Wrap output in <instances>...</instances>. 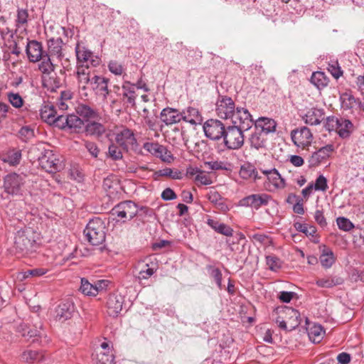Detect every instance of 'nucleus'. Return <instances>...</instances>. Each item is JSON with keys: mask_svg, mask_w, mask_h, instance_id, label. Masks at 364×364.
<instances>
[{"mask_svg": "<svg viewBox=\"0 0 364 364\" xmlns=\"http://www.w3.org/2000/svg\"><path fill=\"white\" fill-rule=\"evenodd\" d=\"M137 268L140 269L138 272H136L135 277L140 282L143 279L149 278L155 272V269L149 267L148 264H139Z\"/></svg>", "mask_w": 364, "mask_h": 364, "instance_id": "e433bc0d", "label": "nucleus"}, {"mask_svg": "<svg viewBox=\"0 0 364 364\" xmlns=\"http://www.w3.org/2000/svg\"><path fill=\"white\" fill-rule=\"evenodd\" d=\"M39 358V353L36 350H26L21 355L22 360L25 362H33L38 360Z\"/></svg>", "mask_w": 364, "mask_h": 364, "instance_id": "4d7b16f0", "label": "nucleus"}, {"mask_svg": "<svg viewBox=\"0 0 364 364\" xmlns=\"http://www.w3.org/2000/svg\"><path fill=\"white\" fill-rule=\"evenodd\" d=\"M323 126L329 132L336 131L343 139L348 138L354 129V125L350 120L335 116L326 117L323 121Z\"/></svg>", "mask_w": 364, "mask_h": 364, "instance_id": "f257e3e1", "label": "nucleus"}, {"mask_svg": "<svg viewBox=\"0 0 364 364\" xmlns=\"http://www.w3.org/2000/svg\"><path fill=\"white\" fill-rule=\"evenodd\" d=\"M110 213L125 222L133 219L139 213V206L132 200H124L117 204Z\"/></svg>", "mask_w": 364, "mask_h": 364, "instance_id": "423d86ee", "label": "nucleus"}, {"mask_svg": "<svg viewBox=\"0 0 364 364\" xmlns=\"http://www.w3.org/2000/svg\"><path fill=\"white\" fill-rule=\"evenodd\" d=\"M181 114L183 117L182 120L192 124H196L198 122L201 121L202 119L198 109L191 107L181 112Z\"/></svg>", "mask_w": 364, "mask_h": 364, "instance_id": "c756f323", "label": "nucleus"}, {"mask_svg": "<svg viewBox=\"0 0 364 364\" xmlns=\"http://www.w3.org/2000/svg\"><path fill=\"white\" fill-rule=\"evenodd\" d=\"M259 170L267 176L269 191H273L286 187L284 178L275 168L270 169L259 168Z\"/></svg>", "mask_w": 364, "mask_h": 364, "instance_id": "4468645a", "label": "nucleus"}, {"mask_svg": "<svg viewBox=\"0 0 364 364\" xmlns=\"http://www.w3.org/2000/svg\"><path fill=\"white\" fill-rule=\"evenodd\" d=\"M75 52L77 60L75 70L80 68V65L89 69L96 68L101 63V59L97 55L79 42L76 43Z\"/></svg>", "mask_w": 364, "mask_h": 364, "instance_id": "7ed1b4c3", "label": "nucleus"}, {"mask_svg": "<svg viewBox=\"0 0 364 364\" xmlns=\"http://www.w3.org/2000/svg\"><path fill=\"white\" fill-rule=\"evenodd\" d=\"M109 156L114 161L122 159L121 149L114 144H111L108 148Z\"/></svg>", "mask_w": 364, "mask_h": 364, "instance_id": "5fc2aeb1", "label": "nucleus"}, {"mask_svg": "<svg viewBox=\"0 0 364 364\" xmlns=\"http://www.w3.org/2000/svg\"><path fill=\"white\" fill-rule=\"evenodd\" d=\"M56 62L50 58L47 54H45L44 57L41 60V63L38 65V70L46 75H50L55 70Z\"/></svg>", "mask_w": 364, "mask_h": 364, "instance_id": "72a5a7b5", "label": "nucleus"}, {"mask_svg": "<svg viewBox=\"0 0 364 364\" xmlns=\"http://www.w3.org/2000/svg\"><path fill=\"white\" fill-rule=\"evenodd\" d=\"M311 82L318 89L325 87L328 80L322 72H314L311 77Z\"/></svg>", "mask_w": 364, "mask_h": 364, "instance_id": "ea45409f", "label": "nucleus"}, {"mask_svg": "<svg viewBox=\"0 0 364 364\" xmlns=\"http://www.w3.org/2000/svg\"><path fill=\"white\" fill-rule=\"evenodd\" d=\"M115 141L123 150L127 151L136 144L134 132L128 128H122L119 130L116 134Z\"/></svg>", "mask_w": 364, "mask_h": 364, "instance_id": "f3484780", "label": "nucleus"}, {"mask_svg": "<svg viewBox=\"0 0 364 364\" xmlns=\"http://www.w3.org/2000/svg\"><path fill=\"white\" fill-rule=\"evenodd\" d=\"M255 169V168L250 164L244 165L241 166L240 174L243 178H249L250 176L254 174Z\"/></svg>", "mask_w": 364, "mask_h": 364, "instance_id": "052dcab7", "label": "nucleus"}, {"mask_svg": "<svg viewBox=\"0 0 364 364\" xmlns=\"http://www.w3.org/2000/svg\"><path fill=\"white\" fill-rule=\"evenodd\" d=\"M250 142L252 147L259 149L265 145V139L260 132H255L252 134L250 138Z\"/></svg>", "mask_w": 364, "mask_h": 364, "instance_id": "a19ab883", "label": "nucleus"}, {"mask_svg": "<svg viewBox=\"0 0 364 364\" xmlns=\"http://www.w3.org/2000/svg\"><path fill=\"white\" fill-rule=\"evenodd\" d=\"M255 125L257 129H260V132H264L267 134L275 132L277 123L272 119L259 117L255 122Z\"/></svg>", "mask_w": 364, "mask_h": 364, "instance_id": "bb28decb", "label": "nucleus"}, {"mask_svg": "<svg viewBox=\"0 0 364 364\" xmlns=\"http://www.w3.org/2000/svg\"><path fill=\"white\" fill-rule=\"evenodd\" d=\"M324 115L323 109L311 108L302 116V119L309 125H318L324 120Z\"/></svg>", "mask_w": 364, "mask_h": 364, "instance_id": "5701e85b", "label": "nucleus"}, {"mask_svg": "<svg viewBox=\"0 0 364 364\" xmlns=\"http://www.w3.org/2000/svg\"><path fill=\"white\" fill-rule=\"evenodd\" d=\"M28 10L18 8L16 12V26L18 28L26 26L28 23Z\"/></svg>", "mask_w": 364, "mask_h": 364, "instance_id": "09e8293b", "label": "nucleus"}, {"mask_svg": "<svg viewBox=\"0 0 364 364\" xmlns=\"http://www.w3.org/2000/svg\"><path fill=\"white\" fill-rule=\"evenodd\" d=\"M21 152L20 150H12L8 152L4 161L10 165L16 166L20 163Z\"/></svg>", "mask_w": 364, "mask_h": 364, "instance_id": "49530a36", "label": "nucleus"}, {"mask_svg": "<svg viewBox=\"0 0 364 364\" xmlns=\"http://www.w3.org/2000/svg\"><path fill=\"white\" fill-rule=\"evenodd\" d=\"M26 53L29 61L31 63L40 62L45 54H47L46 50L43 49L41 42L36 40L29 41L28 39L26 47Z\"/></svg>", "mask_w": 364, "mask_h": 364, "instance_id": "dca6fc26", "label": "nucleus"}, {"mask_svg": "<svg viewBox=\"0 0 364 364\" xmlns=\"http://www.w3.org/2000/svg\"><path fill=\"white\" fill-rule=\"evenodd\" d=\"M47 55L56 63H60L64 68L70 65V60L66 57L64 43L61 38H51L48 41Z\"/></svg>", "mask_w": 364, "mask_h": 364, "instance_id": "39448f33", "label": "nucleus"}, {"mask_svg": "<svg viewBox=\"0 0 364 364\" xmlns=\"http://www.w3.org/2000/svg\"><path fill=\"white\" fill-rule=\"evenodd\" d=\"M105 225L99 218H95L89 221L84 234L87 241L92 245H100L105 240Z\"/></svg>", "mask_w": 364, "mask_h": 364, "instance_id": "f03ea898", "label": "nucleus"}, {"mask_svg": "<svg viewBox=\"0 0 364 364\" xmlns=\"http://www.w3.org/2000/svg\"><path fill=\"white\" fill-rule=\"evenodd\" d=\"M14 245L18 252L27 253L33 247V241L23 232H18L15 237Z\"/></svg>", "mask_w": 364, "mask_h": 364, "instance_id": "a878e982", "label": "nucleus"}, {"mask_svg": "<svg viewBox=\"0 0 364 364\" xmlns=\"http://www.w3.org/2000/svg\"><path fill=\"white\" fill-rule=\"evenodd\" d=\"M236 108L231 97L221 96L217 100L215 112L220 118L230 120L231 115H233Z\"/></svg>", "mask_w": 364, "mask_h": 364, "instance_id": "f8f14e48", "label": "nucleus"}, {"mask_svg": "<svg viewBox=\"0 0 364 364\" xmlns=\"http://www.w3.org/2000/svg\"><path fill=\"white\" fill-rule=\"evenodd\" d=\"M135 85L130 82L126 81L122 86L123 90V97L127 100V102L132 107L135 105L136 92Z\"/></svg>", "mask_w": 364, "mask_h": 364, "instance_id": "cd10ccee", "label": "nucleus"}, {"mask_svg": "<svg viewBox=\"0 0 364 364\" xmlns=\"http://www.w3.org/2000/svg\"><path fill=\"white\" fill-rule=\"evenodd\" d=\"M43 334L40 330L28 328L25 338L28 340L33 338L32 342H36L38 341V338H41Z\"/></svg>", "mask_w": 364, "mask_h": 364, "instance_id": "69168bd1", "label": "nucleus"}, {"mask_svg": "<svg viewBox=\"0 0 364 364\" xmlns=\"http://www.w3.org/2000/svg\"><path fill=\"white\" fill-rule=\"evenodd\" d=\"M328 70L336 79H338L343 74V71L338 65V61H331L329 63L328 65Z\"/></svg>", "mask_w": 364, "mask_h": 364, "instance_id": "6e6d98bb", "label": "nucleus"}, {"mask_svg": "<svg viewBox=\"0 0 364 364\" xmlns=\"http://www.w3.org/2000/svg\"><path fill=\"white\" fill-rule=\"evenodd\" d=\"M8 100L15 108H21L23 105V100L18 93L9 92Z\"/></svg>", "mask_w": 364, "mask_h": 364, "instance_id": "3c124183", "label": "nucleus"}, {"mask_svg": "<svg viewBox=\"0 0 364 364\" xmlns=\"http://www.w3.org/2000/svg\"><path fill=\"white\" fill-rule=\"evenodd\" d=\"M68 126L67 128L77 132L82 129L84 123L83 121L75 114H68L67 116Z\"/></svg>", "mask_w": 364, "mask_h": 364, "instance_id": "79ce46f5", "label": "nucleus"}, {"mask_svg": "<svg viewBox=\"0 0 364 364\" xmlns=\"http://www.w3.org/2000/svg\"><path fill=\"white\" fill-rule=\"evenodd\" d=\"M161 121L167 126L180 122L182 120L181 112L176 109L166 107L160 114Z\"/></svg>", "mask_w": 364, "mask_h": 364, "instance_id": "4be33fe9", "label": "nucleus"}, {"mask_svg": "<svg viewBox=\"0 0 364 364\" xmlns=\"http://www.w3.org/2000/svg\"><path fill=\"white\" fill-rule=\"evenodd\" d=\"M230 121L234 124L245 131L250 129L253 124V119L249 111L243 107H237L233 115H231Z\"/></svg>", "mask_w": 364, "mask_h": 364, "instance_id": "ddd939ff", "label": "nucleus"}, {"mask_svg": "<svg viewBox=\"0 0 364 364\" xmlns=\"http://www.w3.org/2000/svg\"><path fill=\"white\" fill-rule=\"evenodd\" d=\"M108 69L112 73L116 75H121L124 70L122 65L117 60L109 61L108 63Z\"/></svg>", "mask_w": 364, "mask_h": 364, "instance_id": "864d4df0", "label": "nucleus"}, {"mask_svg": "<svg viewBox=\"0 0 364 364\" xmlns=\"http://www.w3.org/2000/svg\"><path fill=\"white\" fill-rule=\"evenodd\" d=\"M319 259L322 267L326 269H328L331 267V266L335 262L336 257L331 249L323 246Z\"/></svg>", "mask_w": 364, "mask_h": 364, "instance_id": "2f4dec72", "label": "nucleus"}, {"mask_svg": "<svg viewBox=\"0 0 364 364\" xmlns=\"http://www.w3.org/2000/svg\"><path fill=\"white\" fill-rule=\"evenodd\" d=\"M96 364H114V355L109 352H100L97 354Z\"/></svg>", "mask_w": 364, "mask_h": 364, "instance_id": "de8ad7c7", "label": "nucleus"}, {"mask_svg": "<svg viewBox=\"0 0 364 364\" xmlns=\"http://www.w3.org/2000/svg\"><path fill=\"white\" fill-rule=\"evenodd\" d=\"M207 224L213 228L215 232L225 236H232L233 230L225 223H221L214 219L208 218Z\"/></svg>", "mask_w": 364, "mask_h": 364, "instance_id": "c85d7f7f", "label": "nucleus"}, {"mask_svg": "<svg viewBox=\"0 0 364 364\" xmlns=\"http://www.w3.org/2000/svg\"><path fill=\"white\" fill-rule=\"evenodd\" d=\"M341 107L343 109H350L358 103V100L350 92H345L340 95Z\"/></svg>", "mask_w": 364, "mask_h": 364, "instance_id": "f704fd0d", "label": "nucleus"}, {"mask_svg": "<svg viewBox=\"0 0 364 364\" xmlns=\"http://www.w3.org/2000/svg\"><path fill=\"white\" fill-rule=\"evenodd\" d=\"M85 130L87 135L96 136L99 137L105 134L106 132V128L101 123L90 122L85 125Z\"/></svg>", "mask_w": 364, "mask_h": 364, "instance_id": "473e14b6", "label": "nucleus"}, {"mask_svg": "<svg viewBox=\"0 0 364 364\" xmlns=\"http://www.w3.org/2000/svg\"><path fill=\"white\" fill-rule=\"evenodd\" d=\"M108 82L109 80L107 78L97 75L95 80L92 91H94L96 95L102 96L103 100H105L109 93Z\"/></svg>", "mask_w": 364, "mask_h": 364, "instance_id": "393cba45", "label": "nucleus"}, {"mask_svg": "<svg viewBox=\"0 0 364 364\" xmlns=\"http://www.w3.org/2000/svg\"><path fill=\"white\" fill-rule=\"evenodd\" d=\"M267 264L269 269L276 271L281 267V262L278 257L275 256L269 255L266 257Z\"/></svg>", "mask_w": 364, "mask_h": 364, "instance_id": "bf43d9fd", "label": "nucleus"}, {"mask_svg": "<svg viewBox=\"0 0 364 364\" xmlns=\"http://www.w3.org/2000/svg\"><path fill=\"white\" fill-rule=\"evenodd\" d=\"M291 139L297 146L305 148L310 144L312 139V134L309 128L303 127L292 131Z\"/></svg>", "mask_w": 364, "mask_h": 364, "instance_id": "6ab92c4d", "label": "nucleus"}, {"mask_svg": "<svg viewBox=\"0 0 364 364\" xmlns=\"http://www.w3.org/2000/svg\"><path fill=\"white\" fill-rule=\"evenodd\" d=\"M333 150V145L328 144L320 148L317 151L314 152L309 160V166L315 167L321 163L325 162Z\"/></svg>", "mask_w": 364, "mask_h": 364, "instance_id": "412c9836", "label": "nucleus"}, {"mask_svg": "<svg viewBox=\"0 0 364 364\" xmlns=\"http://www.w3.org/2000/svg\"><path fill=\"white\" fill-rule=\"evenodd\" d=\"M204 164L210 170L217 171V170L226 169V168L224 166V164L222 161H205Z\"/></svg>", "mask_w": 364, "mask_h": 364, "instance_id": "338daca9", "label": "nucleus"}, {"mask_svg": "<svg viewBox=\"0 0 364 364\" xmlns=\"http://www.w3.org/2000/svg\"><path fill=\"white\" fill-rule=\"evenodd\" d=\"M124 296L119 294H112L107 299V311L112 317H117L122 310Z\"/></svg>", "mask_w": 364, "mask_h": 364, "instance_id": "aec40b11", "label": "nucleus"}, {"mask_svg": "<svg viewBox=\"0 0 364 364\" xmlns=\"http://www.w3.org/2000/svg\"><path fill=\"white\" fill-rule=\"evenodd\" d=\"M75 311V305L71 299L62 301L55 309V319L60 321H65L70 319Z\"/></svg>", "mask_w": 364, "mask_h": 364, "instance_id": "a211bd4d", "label": "nucleus"}, {"mask_svg": "<svg viewBox=\"0 0 364 364\" xmlns=\"http://www.w3.org/2000/svg\"><path fill=\"white\" fill-rule=\"evenodd\" d=\"M338 228L343 231H350L354 228L353 223L345 217H339L336 219Z\"/></svg>", "mask_w": 364, "mask_h": 364, "instance_id": "603ef678", "label": "nucleus"}, {"mask_svg": "<svg viewBox=\"0 0 364 364\" xmlns=\"http://www.w3.org/2000/svg\"><path fill=\"white\" fill-rule=\"evenodd\" d=\"M207 198L220 212L225 213L230 210L229 206L225 203V200L218 191H210L207 194Z\"/></svg>", "mask_w": 364, "mask_h": 364, "instance_id": "b1692460", "label": "nucleus"}, {"mask_svg": "<svg viewBox=\"0 0 364 364\" xmlns=\"http://www.w3.org/2000/svg\"><path fill=\"white\" fill-rule=\"evenodd\" d=\"M144 150L155 157L160 158L163 161L170 163L173 156L166 146L159 143L146 142L143 145Z\"/></svg>", "mask_w": 364, "mask_h": 364, "instance_id": "2eb2a0df", "label": "nucleus"}, {"mask_svg": "<svg viewBox=\"0 0 364 364\" xmlns=\"http://www.w3.org/2000/svg\"><path fill=\"white\" fill-rule=\"evenodd\" d=\"M313 188L316 191H326L328 189L327 180L323 175H320L315 181Z\"/></svg>", "mask_w": 364, "mask_h": 364, "instance_id": "13d9d810", "label": "nucleus"}, {"mask_svg": "<svg viewBox=\"0 0 364 364\" xmlns=\"http://www.w3.org/2000/svg\"><path fill=\"white\" fill-rule=\"evenodd\" d=\"M270 200H272V196L267 193H254L242 198L239 205L259 210L261 207L267 205Z\"/></svg>", "mask_w": 364, "mask_h": 364, "instance_id": "9d476101", "label": "nucleus"}, {"mask_svg": "<svg viewBox=\"0 0 364 364\" xmlns=\"http://www.w3.org/2000/svg\"><path fill=\"white\" fill-rule=\"evenodd\" d=\"M38 161L41 168L48 173L59 171L63 168L58 155L55 154L52 150H44L39 157Z\"/></svg>", "mask_w": 364, "mask_h": 364, "instance_id": "6e6552de", "label": "nucleus"}, {"mask_svg": "<svg viewBox=\"0 0 364 364\" xmlns=\"http://www.w3.org/2000/svg\"><path fill=\"white\" fill-rule=\"evenodd\" d=\"M194 181L197 183H200L201 185H210L213 183L211 178L204 173L203 171L194 178Z\"/></svg>", "mask_w": 364, "mask_h": 364, "instance_id": "680f3d73", "label": "nucleus"}, {"mask_svg": "<svg viewBox=\"0 0 364 364\" xmlns=\"http://www.w3.org/2000/svg\"><path fill=\"white\" fill-rule=\"evenodd\" d=\"M226 128L218 119H208L203 124V131L207 138L211 140H219L223 137Z\"/></svg>", "mask_w": 364, "mask_h": 364, "instance_id": "9b49d317", "label": "nucleus"}, {"mask_svg": "<svg viewBox=\"0 0 364 364\" xmlns=\"http://www.w3.org/2000/svg\"><path fill=\"white\" fill-rule=\"evenodd\" d=\"M85 146L92 156H93L94 158L97 157L100 153V149L95 142L85 141Z\"/></svg>", "mask_w": 364, "mask_h": 364, "instance_id": "e2e57ef3", "label": "nucleus"}, {"mask_svg": "<svg viewBox=\"0 0 364 364\" xmlns=\"http://www.w3.org/2000/svg\"><path fill=\"white\" fill-rule=\"evenodd\" d=\"M245 130L237 126H228L223 137L224 144L228 149H238L244 144Z\"/></svg>", "mask_w": 364, "mask_h": 364, "instance_id": "0eeeda50", "label": "nucleus"}, {"mask_svg": "<svg viewBox=\"0 0 364 364\" xmlns=\"http://www.w3.org/2000/svg\"><path fill=\"white\" fill-rule=\"evenodd\" d=\"M77 113L86 120L95 119L98 117V113L86 105H80L77 108Z\"/></svg>", "mask_w": 364, "mask_h": 364, "instance_id": "c9c22d12", "label": "nucleus"}, {"mask_svg": "<svg viewBox=\"0 0 364 364\" xmlns=\"http://www.w3.org/2000/svg\"><path fill=\"white\" fill-rule=\"evenodd\" d=\"M57 113L58 112L53 106L46 105L41 109V117L46 122L51 125Z\"/></svg>", "mask_w": 364, "mask_h": 364, "instance_id": "4c0bfd02", "label": "nucleus"}, {"mask_svg": "<svg viewBox=\"0 0 364 364\" xmlns=\"http://www.w3.org/2000/svg\"><path fill=\"white\" fill-rule=\"evenodd\" d=\"M25 183L24 177L16 173L8 174L4 181V188L8 194L12 196L22 195Z\"/></svg>", "mask_w": 364, "mask_h": 364, "instance_id": "1a4fd4ad", "label": "nucleus"}, {"mask_svg": "<svg viewBox=\"0 0 364 364\" xmlns=\"http://www.w3.org/2000/svg\"><path fill=\"white\" fill-rule=\"evenodd\" d=\"M155 174L157 176H165L172 179H181L182 173L178 170H174L171 168H165L157 171Z\"/></svg>", "mask_w": 364, "mask_h": 364, "instance_id": "c03bdc74", "label": "nucleus"}, {"mask_svg": "<svg viewBox=\"0 0 364 364\" xmlns=\"http://www.w3.org/2000/svg\"><path fill=\"white\" fill-rule=\"evenodd\" d=\"M343 283V279L337 276H330L321 278L316 281V284L322 288H332L335 286L341 285Z\"/></svg>", "mask_w": 364, "mask_h": 364, "instance_id": "7c9ffc66", "label": "nucleus"}, {"mask_svg": "<svg viewBox=\"0 0 364 364\" xmlns=\"http://www.w3.org/2000/svg\"><path fill=\"white\" fill-rule=\"evenodd\" d=\"M75 76L77 80L78 89L82 95L87 96L90 92H92L93 85L97 75L92 73L89 68L80 66L75 72Z\"/></svg>", "mask_w": 364, "mask_h": 364, "instance_id": "20e7f679", "label": "nucleus"}, {"mask_svg": "<svg viewBox=\"0 0 364 364\" xmlns=\"http://www.w3.org/2000/svg\"><path fill=\"white\" fill-rule=\"evenodd\" d=\"M67 116H68V114L58 112L51 125L61 129H66L68 126Z\"/></svg>", "mask_w": 364, "mask_h": 364, "instance_id": "8fccbe9b", "label": "nucleus"}, {"mask_svg": "<svg viewBox=\"0 0 364 364\" xmlns=\"http://www.w3.org/2000/svg\"><path fill=\"white\" fill-rule=\"evenodd\" d=\"M82 293L86 296H95L97 295V290L95 289V284H92L85 278L81 279V285L80 287Z\"/></svg>", "mask_w": 364, "mask_h": 364, "instance_id": "a18cd8bd", "label": "nucleus"}, {"mask_svg": "<svg viewBox=\"0 0 364 364\" xmlns=\"http://www.w3.org/2000/svg\"><path fill=\"white\" fill-rule=\"evenodd\" d=\"M48 272L44 268H35L19 273L18 278L21 280L29 277H38L44 275Z\"/></svg>", "mask_w": 364, "mask_h": 364, "instance_id": "37998d69", "label": "nucleus"}, {"mask_svg": "<svg viewBox=\"0 0 364 364\" xmlns=\"http://www.w3.org/2000/svg\"><path fill=\"white\" fill-rule=\"evenodd\" d=\"M314 219L316 222L321 226L325 227L327 225L326 220L324 217L323 212L321 210H317L314 214Z\"/></svg>", "mask_w": 364, "mask_h": 364, "instance_id": "774afa93", "label": "nucleus"}, {"mask_svg": "<svg viewBox=\"0 0 364 364\" xmlns=\"http://www.w3.org/2000/svg\"><path fill=\"white\" fill-rule=\"evenodd\" d=\"M18 133L21 138L23 141H27L28 139L32 138L34 135L33 130L28 127H21Z\"/></svg>", "mask_w": 364, "mask_h": 364, "instance_id": "0e129e2a", "label": "nucleus"}, {"mask_svg": "<svg viewBox=\"0 0 364 364\" xmlns=\"http://www.w3.org/2000/svg\"><path fill=\"white\" fill-rule=\"evenodd\" d=\"M325 331L321 325L314 324L309 331V337L314 343H319Z\"/></svg>", "mask_w": 364, "mask_h": 364, "instance_id": "58836bf2", "label": "nucleus"}]
</instances>
